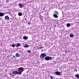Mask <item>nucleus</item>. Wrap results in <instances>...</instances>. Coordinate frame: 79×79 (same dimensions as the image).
Returning a JSON list of instances; mask_svg holds the SVG:
<instances>
[{
    "label": "nucleus",
    "instance_id": "obj_1",
    "mask_svg": "<svg viewBox=\"0 0 79 79\" xmlns=\"http://www.w3.org/2000/svg\"><path fill=\"white\" fill-rule=\"evenodd\" d=\"M26 5V4L25 3H20L18 5L19 7L20 8H23V7H24V5Z\"/></svg>",
    "mask_w": 79,
    "mask_h": 79
},
{
    "label": "nucleus",
    "instance_id": "obj_2",
    "mask_svg": "<svg viewBox=\"0 0 79 79\" xmlns=\"http://www.w3.org/2000/svg\"><path fill=\"white\" fill-rule=\"evenodd\" d=\"M46 60H47V61L49 60H52V57H50V56H46L45 57V58H44Z\"/></svg>",
    "mask_w": 79,
    "mask_h": 79
},
{
    "label": "nucleus",
    "instance_id": "obj_3",
    "mask_svg": "<svg viewBox=\"0 0 79 79\" xmlns=\"http://www.w3.org/2000/svg\"><path fill=\"white\" fill-rule=\"evenodd\" d=\"M18 71H14L12 73V74L14 75H16V74H18Z\"/></svg>",
    "mask_w": 79,
    "mask_h": 79
},
{
    "label": "nucleus",
    "instance_id": "obj_4",
    "mask_svg": "<svg viewBox=\"0 0 79 79\" xmlns=\"http://www.w3.org/2000/svg\"><path fill=\"white\" fill-rule=\"evenodd\" d=\"M55 73L56 75H58V76H60V73H61V72L59 71H56L55 72Z\"/></svg>",
    "mask_w": 79,
    "mask_h": 79
},
{
    "label": "nucleus",
    "instance_id": "obj_5",
    "mask_svg": "<svg viewBox=\"0 0 79 79\" xmlns=\"http://www.w3.org/2000/svg\"><path fill=\"white\" fill-rule=\"evenodd\" d=\"M41 56L43 57V59H44V57H45L46 56V55L44 53H42L41 55Z\"/></svg>",
    "mask_w": 79,
    "mask_h": 79
},
{
    "label": "nucleus",
    "instance_id": "obj_6",
    "mask_svg": "<svg viewBox=\"0 0 79 79\" xmlns=\"http://www.w3.org/2000/svg\"><path fill=\"white\" fill-rule=\"evenodd\" d=\"M4 15H5V13L3 12H0V16L2 17L4 16Z\"/></svg>",
    "mask_w": 79,
    "mask_h": 79
},
{
    "label": "nucleus",
    "instance_id": "obj_7",
    "mask_svg": "<svg viewBox=\"0 0 79 79\" xmlns=\"http://www.w3.org/2000/svg\"><path fill=\"white\" fill-rule=\"evenodd\" d=\"M18 70L19 71H22V72L23 71H24V70L23 69V68L22 67H20L19 68Z\"/></svg>",
    "mask_w": 79,
    "mask_h": 79
},
{
    "label": "nucleus",
    "instance_id": "obj_8",
    "mask_svg": "<svg viewBox=\"0 0 79 79\" xmlns=\"http://www.w3.org/2000/svg\"><path fill=\"white\" fill-rule=\"evenodd\" d=\"M23 47H24L26 48L29 47V45L28 44H25V45L23 46Z\"/></svg>",
    "mask_w": 79,
    "mask_h": 79
},
{
    "label": "nucleus",
    "instance_id": "obj_9",
    "mask_svg": "<svg viewBox=\"0 0 79 79\" xmlns=\"http://www.w3.org/2000/svg\"><path fill=\"white\" fill-rule=\"evenodd\" d=\"M75 77L77 78V79H79V74H77L75 75Z\"/></svg>",
    "mask_w": 79,
    "mask_h": 79
},
{
    "label": "nucleus",
    "instance_id": "obj_10",
    "mask_svg": "<svg viewBox=\"0 0 79 79\" xmlns=\"http://www.w3.org/2000/svg\"><path fill=\"white\" fill-rule=\"evenodd\" d=\"M53 17H54V18H58V15H56V14H54V15H53Z\"/></svg>",
    "mask_w": 79,
    "mask_h": 79
},
{
    "label": "nucleus",
    "instance_id": "obj_11",
    "mask_svg": "<svg viewBox=\"0 0 79 79\" xmlns=\"http://www.w3.org/2000/svg\"><path fill=\"white\" fill-rule=\"evenodd\" d=\"M4 18L6 19H10V17H9L8 16H5Z\"/></svg>",
    "mask_w": 79,
    "mask_h": 79
},
{
    "label": "nucleus",
    "instance_id": "obj_12",
    "mask_svg": "<svg viewBox=\"0 0 79 79\" xmlns=\"http://www.w3.org/2000/svg\"><path fill=\"white\" fill-rule=\"evenodd\" d=\"M21 46V44H20V43H18L16 44V47H19V46Z\"/></svg>",
    "mask_w": 79,
    "mask_h": 79
},
{
    "label": "nucleus",
    "instance_id": "obj_13",
    "mask_svg": "<svg viewBox=\"0 0 79 79\" xmlns=\"http://www.w3.org/2000/svg\"><path fill=\"white\" fill-rule=\"evenodd\" d=\"M15 46H16V44H12L10 46V47H15Z\"/></svg>",
    "mask_w": 79,
    "mask_h": 79
},
{
    "label": "nucleus",
    "instance_id": "obj_14",
    "mask_svg": "<svg viewBox=\"0 0 79 79\" xmlns=\"http://www.w3.org/2000/svg\"><path fill=\"white\" fill-rule=\"evenodd\" d=\"M23 38L24 40H27V39H28V38H27V36H24L23 37Z\"/></svg>",
    "mask_w": 79,
    "mask_h": 79
},
{
    "label": "nucleus",
    "instance_id": "obj_15",
    "mask_svg": "<svg viewBox=\"0 0 79 79\" xmlns=\"http://www.w3.org/2000/svg\"><path fill=\"white\" fill-rule=\"evenodd\" d=\"M21 74H22V72L21 71H19L18 72V73H17V74H19V75H21Z\"/></svg>",
    "mask_w": 79,
    "mask_h": 79
},
{
    "label": "nucleus",
    "instance_id": "obj_16",
    "mask_svg": "<svg viewBox=\"0 0 79 79\" xmlns=\"http://www.w3.org/2000/svg\"><path fill=\"white\" fill-rule=\"evenodd\" d=\"M18 15L19 16H21V15H22V13L21 12H19L18 14Z\"/></svg>",
    "mask_w": 79,
    "mask_h": 79
},
{
    "label": "nucleus",
    "instance_id": "obj_17",
    "mask_svg": "<svg viewBox=\"0 0 79 79\" xmlns=\"http://www.w3.org/2000/svg\"><path fill=\"white\" fill-rule=\"evenodd\" d=\"M15 55L17 57H19L20 56V55L18 53H16Z\"/></svg>",
    "mask_w": 79,
    "mask_h": 79
},
{
    "label": "nucleus",
    "instance_id": "obj_18",
    "mask_svg": "<svg viewBox=\"0 0 79 79\" xmlns=\"http://www.w3.org/2000/svg\"><path fill=\"white\" fill-rule=\"evenodd\" d=\"M70 26H71V25H70V24L69 23H67V27H70Z\"/></svg>",
    "mask_w": 79,
    "mask_h": 79
},
{
    "label": "nucleus",
    "instance_id": "obj_19",
    "mask_svg": "<svg viewBox=\"0 0 79 79\" xmlns=\"http://www.w3.org/2000/svg\"><path fill=\"white\" fill-rule=\"evenodd\" d=\"M54 13L56 15H58V12H57V11H54Z\"/></svg>",
    "mask_w": 79,
    "mask_h": 79
},
{
    "label": "nucleus",
    "instance_id": "obj_20",
    "mask_svg": "<svg viewBox=\"0 0 79 79\" xmlns=\"http://www.w3.org/2000/svg\"><path fill=\"white\" fill-rule=\"evenodd\" d=\"M73 36H74V35L73 34H71L69 36L70 37H73Z\"/></svg>",
    "mask_w": 79,
    "mask_h": 79
},
{
    "label": "nucleus",
    "instance_id": "obj_21",
    "mask_svg": "<svg viewBox=\"0 0 79 79\" xmlns=\"http://www.w3.org/2000/svg\"><path fill=\"white\" fill-rule=\"evenodd\" d=\"M27 52L28 53H31V52L30 51V50H28L27 51Z\"/></svg>",
    "mask_w": 79,
    "mask_h": 79
},
{
    "label": "nucleus",
    "instance_id": "obj_22",
    "mask_svg": "<svg viewBox=\"0 0 79 79\" xmlns=\"http://www.w3.org/2000/svg\"><path fill=\"white\" fill-rule=\"evenodd\" d=\"M50 79H53V77L52 76H51L50 77Z\"/></svg>",
    "mask_w": 79,
    "mask_h": 79
},
{
    "label": "nucleus",
    "instance_id": "obj_23",
    "mask_svg": "<svg viewBox=\"0 0 79 79\" xmlns=\"http://www.w3.org/2000/svg\"><path fill=\"white\" fill-rule=\"evenodd\" d=\"M40 58H41V59H43V57H42V56H40Z\"/></svg>",
    "mask_w": 79,
    "mask_h": 79
},
{
    "label": "nucleus",
    "instance_id": "obj_24",
    "mask_svg": "<svg viewBox=\"0 0 79 79\" xmlns=\"http://www.w3.org/2000/svg\"><path fill=\"white\" fill-rule=\"evenodd\" d=\"M6 3H8L9 2V0H7L6 1Z\"/></svg>",
    "mask_w": 79,
    "mask_h": 79
},
{
    "label": "nucleus",
    "instance_id": "obj_25",
    "mask_svg": "<svg viewBox=\"0 0 79 79\" xmlns=\"http://www.w3.org/2000/svg\"><path fill=\"white\" fill-rule=\"evenodd\" d=\"M42 16L40 15V18H42Z\"/></svg>",
    "mask_w": 79,
    "mask_h": 79
},
{
    "label": "nucleus",
    "instance_id": "obj_26",
    "mask_svg": "<svg viewBox=\"0 0 79 79\" xmlns=\"http://www.w3.org/2000/svg\"><path fill=\"white\" fill-rule=\"evenodd\" d=\"M43 48V47H40V49H41V48Z\"/></svg>",
    "mask_w": 79,
    "mask_h": 79
},
{
    "label": "nucleus",
    "instance_id": "obj_27",
    "mask_svg": "<svg viewBox=\"0 0 79 79\" xmlns=\"http://www.w3.org/2000/svg\"><path fill=\"white\" fill-rule=\"evenodd\" d=\"M28 23L29 25H30L31 24V22H28Z\"/></svg>",
    "mask_w": 79,
    "mask_h": 79
},
{
    "label": "nucleus",
    "instance_id": "obj_28",
    "mask_svg": "<svg viewBox=\"0 0 79 79\" xmlns=\"http://www.w3.org/2000/svg\"><path fill=\"white\" fill-rule=\"evenodd\" d=\"M74 71H76V72H77V70H76V69H75Z\"/></svg>",
    "mask_w": 79,
    "mask_h": 79
},
{
    "label": "nucleus",
    "instance_id": "obj_29",
    "mask_svg": "<svg viewBox=\"0 0 79 79\" xmlns=\"http://www.w3.org/2000/svg\"><path fill=\"white\" fill-rule=\"evenodd\" d=\"M40 19H41V21H42V18H40Z\"/></svg>",
    "mask_w": 79,
    "mask_h": 79
},
{
    "label": "nucleus",
    "instance_id": "obj_30",
    "mask_svg": "<svg viewBox=\"0 0 79 79\" xmlns=\"http://www.w3.org/2000/svg\"><path fill=\"white\" fill-rule=\"evenodd\" d=\"M22 1L23 2L24 0H22Z\"/></svg>",
    "mask_w": 79,
    "mask_h": 79
},
{
    "label": "nucleus",
    "instance_id": "obj_31",
    "mask_svg": "<svg viewBox=\"0 0 79 79\" xmlns=\"http://www.w3.org/2000/svg\"><path fill=\"white\" fill-rule=\"evenodd\" d=\"M41 51H42H42H43V50H42Z\"/></svg>",
    "mask_w": 79,
    "mask_h": 79
},
{
    "label": "nucleus",
    "instance_id": "obj_32",
    "mask_svg": "<svg viewBox=\"0 0 79 79\" xmlns=\"http://www.w3.org/2000/svg\"><path fill=\"white\" fill-rule=\"evenodd\" d=\"M1 6V5H0V6Z\"/></svg>",
    "mask_w": 79,
    "mask_h": 79
},
{
    "label": "nucleus",
    "instance_id": "obj_33",
    "mask_svg": "<svg viewBox=\"0 0 79 79\" xmlns=\"http://www.w3.org/2000/svg\"><path fill=\"white\" fill-rule=\"evenodd\" d=\"M78 71H79V70H78Z\"/></svg>",
    "mask_w": 79,
    "mask_h": 79
}]
</instances>
